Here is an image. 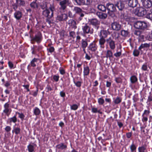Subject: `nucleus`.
Instances as JSON below:
<instances>
[{
  "instance_id": "obj_1",
  "label": "nucleus",
  "mask_w": 152,
  "mask_h": 152,
  "mask_svg": "<svg viewBox=\"0 0 152 152\" xmlns=\"http://www.w3.org/2000/svg\"><path fill=\"white\" fill-rule=\"evenodd\" d=\"M49 9L51 12L49 10L46 9L43 11L42 14L43 16L47 18L46 21L50 24L51 22L50 19L53 16V12L54 10V8L53 6H52L50 7Z\"/></svg>"
},
{
  "instance_id": "obj_2",
  "label": "nucleus",
  "mask_w": 152,
  "mask_h": 152,
  "mask_svg": "<svg viewBox=\"0 0 152 152\" xmlns=\"http://www.w3.org/2000/svg\"><path fill=\"white\" fill-rule=\"evenodd\" d=\"M134 27L138 29H144L147 27V24L145 22L137 21L134 24Z\"/></svg>"
},
{
  "instance_id": "obj_3",
  "label": "nucleus",
  "mask_w": 152,
  "mask_h": 152,
  "mask_svg": "<svg viewBox=\"0 0 152 152\" xmlns=\"http://www.w3.org/2000/svg\"><path fill=\"white\" fill-rule=\"evenodd\" d=\"M42 36L40 32H38L35 36L32 37L31 39V43L34 44V42H36L37 43H40L42 40Z\"/></svg>"
},
{
  "instance_id": "obj_4",
  "label": "nucleus",
  "mask_w": 152,
  "mask_h": 152,
  "mask_svg": "<svg viewBox=\"0 0 152 152\" xmlns=\"http://www.w3.org/2000/svg\"><path fill=\"white\" fill-rule=\"evenodd\" d=\"M67 18L68 16L65 13L58 14L56 17V20L59 21H66Z\"/></svg>"
},
{
  "instance_id": "obj_5",
  "label": "nucleus",
  "mask_w": 152,
  "mask_h": 152,
  "mask_svg": "<svg viewBox=\"0 0 152 152\" xmlns=\"http://www.w3.org/2000/svg\"><path fill=\"white\" fill-rule=\"evenodd\" d=\"M25 4V2L23 0H16V2L13 7L15 10H17L18 7H23Z\"/></svg>"
},
{
  "instance_id": "obj_6",
  "label": "nucleus",
  "mask_w": 152,
  "mask_h": 152,
  "mask_svg": "<svg viewBox=\"0 0 152 152\" xmlns=\"http://www.w3.org/2000/svg\"><path fill=\"white\" fill-rule=\"evenodd\" d=\"M135 13L139 16H142L146 14L145 9L142 7L137 8L135 10Z\"/></svg>"
},
{
  "instance_id": "obj_7",
  "label": "nucleus",
  "mask_w": 152,
  "mask_h": 152,
  "mask_svg": "<svg viewBox=\"0 0 152 152\" xmlns=\"http://www.w3.org/2000/svg\"><path fill=\"white\" fill-rule=\"evenodd\" d=\"M106 42L109 44L111 49L114 50L115 47V42L113 40V38L110 37L106 40Z\"/></svg>"
},
{
  "instance_id": "obj_8",
  "label": "nucleus",
  "mask_w": 152,
  "mask_h": 152,
  "mask_svg": "<svg viewBox=\"0 0 152 152\" xmlns=\"http://www.w3.org/2000/svg\"><path fill=\"white\" fill-rule=\"evenodd\" d=\"M121 25L117 22H114L111 24L112 28L114 30L118 31L121 29Z\"/></svg>"
},
{
  "instance_id": "obj_9",
  "label": "nucleus",
  "mask_w": 152,
  "mask_h": 152,
  "mask_svg": "<svg viewBox=\"0 0 152 152\" xmlns=\"http://www.w3.org/2000/svg\"><path fill=\"white\" fill-rule=\"evenodd\" d=\"M9 106L10 104L8 103H6L4 105V109L3 111V112L8 116L11 111V110L9 108Z\"/></svg>"
},
{
  "instance_id": "obj_10",
  "label": "nucleus",
  "mask_w": 152,
  "mask_h": 152,
  "mask_svg": "<svg viewBox=\"0 0 152 152\" xmlns=\"http://www.w3.org/2000/svg\"><path fill=\"white\" fill-rule=\"evenodd\" d=\"M82 29L84 34L90 33L91 34L93 32V30L92 29L91 30L89 26L87 24H86L84 26H83Z\"/></svg>"
},
{
  "instance_id": "obj_11",
  "label": "nucleus",
  "mask_w": 152,
  "mask_h": 152,
  "mask_svg": "<svg viewBox=\"0 0 152 152\" xmlns=\"http://www.w3.org/2000/svg\"><path fill=\"white\" fill-rule=\"evenodd\" d=\"M143 6L145 8H149L151 7L152 2L150 0H141Z\"/></svg>"
},
{
  "instance_id": "obj_12",
  "label": "nucleus",
  "mask_w": 152,
  "mask_h": 152,
  "mask_svg": "<svg viewBox=\"0 0 152 152\" xmlns=\"http://www.w3.org/2000/svg\"><path fill=\"white\" fill-rule=\"evenodd\" d=\"M106 7L108 10L111 12H115L116 10V7L113 4L108 3L106 4Z\"/></svg>"
},
{
  "instance_id": "obj_13",
  "label": "nucleus",
  "mask_w": 152,
  "mask_h": 152,
  "mask_svg": "<svg viewBox=\"0 0 152 152\" xmlns=\"http://www.w3.org/2000/svg\"><path fill=\"white\" fill-rule=\"evenodd\" d=\"M15 12L14 13V16L15 18L17 20H20L22 17L23 14L20 11L15 10Z\"/></svg>"
},
{
  "instance_id": "obj_14",
  "label": "nucleus",
  "mask_w": 152,
  "mask_h": 152,
  "mask_svg": "<svg viewBox=\"0 0 152 152\" xmlns=\"http://www.w3.org/2000/svg\"><path fill=\"white\" fill-rule=\"evenodd\" d=\"M115 5L120 11H122L125 8L124 4L121 1L117 2Z\"/></svg>"
},
{
  "instance_id": "obj_15",
  "label": "nucleus",
  "mask_w": 152,
  "mask_h": 152,
  "mask_svg": "<svg viewBox=\"0 0 152 152\" xmlns=\"http://www.w3.org/2000/svg\"><path fill=\"white\" fill-rule=\"evenodd\" d=\"M138 3L137 0H130L128 2V5L130 7H134L137 6Z\"/></svg>"
},
{
  "instance_id": "obj_16",
  "label": "nucleus",
  "mask_w": 152,
  "mask_h": 152,
  "mask_svg": "<svg viewBox=\"0 0 152 152\" xmlns=\"http://www.w3.org/2000/svg\"><path fill=\"white\" fill-rule=\"evenodd\" d=\"M121 35L124 37H126L129 35L130 32L128 30L123 29L121 31Z\"/></svg>"
},
{
  "instance_id": "obj_17",
  "label": "nucleus",
  "mask_w": 152,
  "mask_h": 152,
  "mask_svg": "<svg viewBox=\"0 0 152 152\" xmlns=\"http://www.w3.org/2000/svg\"><path fill=\"white\" fill-rule=\"evenodd\" d=\"M142 34L143 31L141 30H136L134 32V34L135 35L138 36L142 39H143L144 38V36Z\"/></svg>"
},
{
  "instance_id": "obj_18",
  "label": "nucleus",
  "mask_w": 152,
  "mask_h": 152,
  "mask_svg": "<svg viewBox=\"0 0 152 152\" xmlns=\"http://www.w3.org/2000/svg\"><path fill=\"white\" fill-rule=\"evenodd\" d=\"M68 24L69 26H72V28L74 29H75L77 28L76 22L72 19H70L68 21Z\"/></svg>"
},
{
  "instance_id": "obj_19",
  "label": "nucleus",
  "mask_w": 152,
  "mask_h": 152,
  "mask_svg": "<svg viewBox=\"0 0 152 152\" xmlns=\"http://www.w3.org/2000/svg\"><path fill=\"white\" fill-rule=\"evenodd\" d=\"M96 15L99 18L102 19H105L107 17V15L106 14L102 12H97Z\"/></svg>"
},
{
  "instance_id": "obj_20",
  "label": "nucleus",
  "mask_w": 152,
  "mask_h": 152,
  "mask_svg": "<svg viewBox=\"0 0 152 152\" xmlns=\"http://www.w3.org/2000/svg\"><path fill=\"white\" fill-rule=\"evenodd\" d=\"M56 147L58 149L61 150H65L66 149L67 146L66 145H65L64 143H62L56 145Z\"/></svg>"
},
{
  "instance_id": "obj_21",
  "label": "nucleus",
  "mask_w": 152,
  "mask_h": 152,
  "mask_svg": "<svg viewBox=\"0 0 152 152\" xmlns=\"http://www.w3.org/2000/svg\"><path fill=\"white\" fill-rule=\"evenodd\" d=\"M16 125L13 126V130L12 131V133L15 132L16 135L19 134L20 132V129L19 127H16Z\"/></svg>"
},
{
  "instance_id": "obj_22",
  "label": "nucleus",
  "mask_w": 152,
  "mask_h": 152,
  "mask_svg": "<svg viewBox=\"0 0 152 152\" xmlns=\"http://www.w3.org/2000/svg\"><path fill=\"white\" fill-rule=\"evenodd\" d=\"M108 32V31L106 30H102L99 33V36L101 37L106 38L107 36Z\"/></svg>"
},
{
  "instance_id": "obj_23",
  "label": "nucleus",
  "mask_w": 152,
  "mask_h": 152,
  "mask_svg": "<svg viewBox=\"0 0 152 152\" xmlns=\"http://www.w3.org/2000/svg\"><path fill=\"white\" fill-rule=\"evenodd\" d=\"M39 59L38 58H34L30 62V65L31 66L35 67L36 66V64H37L38 60Z\"/></svg>"
},
{
  "instance_id": "obj_24",
  "label": "nucleus",
  "mask_w": 152,
  "mask_h": 152,
  "mask_svg": "<svg viewBox=\"0 0 152 152\" xmlns=\"http://www.w3.org/2000/svg\"><path fill=\"white\" fill-rule=\"evenodd\" d=\"M67 3L61 1L59 3V5L60 6V9L62 10H64L66 7Z\"/></svg>"
},
{
  "instance_id": "obj_25",
  "label": "nucleus",
  "mask_w": 152,
  "mask_h": 152,
  "mask_svg": "<svg viewBox=\"0 0 152 152\" xmlns=\"http://www.w3.org/2000/svg\"><path fill=\"white\" fill-rule=\"evenodd\" d=\"M72 10L73 11L75 12L76 13H81L83 11L81 8L77 7H74Z\"/></svg>"
},
{
  "instance_id": "obj_26",
  "label": "nucleus",
  "mask_w": 152,
  "mask_h": 152,
  "mask_svg": "<svg viewBox=\"0 0 152 152\" xmlns=\"http://www.w3.org/2000/svg\"><path fill=\"white\" fill-rule=\"evenodd\" d=\"M150 46V44L148 43H145L144 44H142L138 48V49L140 50H141L142 49L144 48H148Z\"/></svg>"
},
{
  "instance_id": "obj_27",
  "label": "nucleus",
  "mask_w": 152,
  "mask_h": 152,
  "mask_svg": "<svg viewBox=\"0 0 152 152\" xmlns=\"http://www.w3.org/2000/svg\"><path fill=\"white\" fill-rule=\"evenodd\" d=\"M34 113L36 115H39L40 113V110L37 107H35L34 109Z\"/></svg>"
},
{
  "instance_id": "obj_28",
  "label": "nucleus",
  "mask_w": 152,
  "mask_h": 152,
  "mask_svg": "<svg viewBox=\"0 0 152 152\" xmlns=\"http://www.w3.org/2000/svg\"><path fill=\"white\" fill-rule=\"evenodd\" d=\"M89 50L94 52L95 51V42H94L90 44L89 47Z\"/></svg>"
},
{
  "instance_id": "obj_29",
  "label": "nucleus",
  "mask_w": 152,
  "mask_h": 152,
  "mask_svg": "<svg viewBox=\"0 0 152 152\" xmlns=\"http://www.w3.org/2000/svg\"><path fill=\"white\" fill-rule=\"evenodd\" d=\"M113 53L111 51L108 50L107 51L106 55V57L107 58H110L113 57Z\"/></svg>"
},
{
  "instance_id": "obj_30",
  "label": "nucleus",
  "mask_w": 152,
  "mask_h": 152,
  "mask_svg": "<svg viewBox=\"0 0 152 152\" xmlns=\"http://www.w3.org/2000/svg\"><path fill=\"white\" fill-rule=\"evenodd\" d=\"M9 120L10 123L13 122L14 123H15L17 121V118H16V115H15L12 117L9 118Z\"/></svg>"
},
{
  "instance_id": "obj_31",
  "label": "nucleus",
  "mask_w": 152,
  "mask_h": 152,
  "mask_svg": "<svg viewBox=\"0 0 152 152\" xmlns=\"http://www.w3.org/2000/svg\"><path fill=\"white\" fill-rule=\"evenodd\" d=\"M131 82L132 83H134L136 82L137 80V77L135 76H132L130 78Z\"/></svg>"
},
{
  "instance_id": "obj_32",
  "label": "nucleus",
  "mask_w": 152,
  "mask_h": 152,
  "mask_svg": "<svg viewBox=\"0 0 152 152\" xmlns=\"http://www.w3.org/2000/svg\"><path fill=\"white\" fill-rule=\"evenodd\" d=\"M97 8L99 10L102 11H104L106 10L105 7L103 5L100 4L98 5Z\"/></svg>"
},
{
  "instance_id": "obj_33",
  "label": "nucleus",
  "mask_w": 152,
  "mask_h": 152,
  "mask_svg": "<svg viewBox=\"0 0 152 152\" xmlns=\"http://www.w3.org/2000/svg\"><path fill=\"white\" fill-rule=\"evenodd\" d=\"M130 148L131 152H136V147L134 143L131 145L130 146Z\"/></svg>"
},
{
  "instance_id": "obj_34",
  "label": "nucleus",
  "mask_w": 152,
  "mask_h": 152,
  "mask_svg": "<svg viewBox=\"0 0 152 152\" xmlns=\"http://www.w3.org/2000/svg\"><path fill=\"white\" fill-rule=\"evenodd\" d=\"M30 5L31 7L33 9L37 8L38 7V5L35 1H33L31 2L30 4Z\"/></svg>"
},
{
  "instance_id": "obj_35",
  "label": "nucleus",
  "mask_w": 152,
  "mask_h": 152,
  "mask_svg": "<svg viewBox=\"0 0 152 152\" xmlns=\"http://www.w3.org/2000/svg\"><path fill=\"white\" fill-rule=\"evenodd\" d=\"M150 113V111L149 110H145L142 116H144V117H147V118H148V117L149 116Z\"/></svg>"
},
{
  "instance_id": "obj_36",
  "label": "nucleus",
  "mask_w": 152,
  "mask_h": 152,
  "mask_svg": "<svg viewBox=\"0 0 152 152\" xmlns=\"http://www.w3.org/2000/svg\"><path fill=\"white\" fill-rule=\"evenodd\" d=\"M29 152H33L34 151V147L32 145L30 144L27 147Z\"/></svg>"
},
{
  "instance_id": "obj_37",
  "label": "nucleus",
  "mask_w": 152,
  "mask_h": 152,
  "mask_svg": "<svg viewBox=\"0 0 152 152\" xmlns=\"http://www.w3.org/2000/svg\"><path fill=\"white\" fill-rule=\"evenodd\" d=\"M89 69L88 67L86 66L84 68V73L85 75H87L89 73Z\"/></svg>"
},
{
  "instance_id": "obj_38",
  "label": "nucleus",
  "mask_w": 152,
  "mask_h": 152,
  "mask_svg": "<svg viewBox=\"0 0 152 152\" xmlns=\"http://www.w3.org/2000/svg\"><path fill=\"white\" fill-rule=\"evenodd\" d=\"M88 45L87 42L85 41L82 40V46L83 48V50L85 51V48Z\"/></svg>"
},
{
  "instance_id": "obj_39",
  "label": "nucleus",
  "mask_w": 152,
  "mask_h": 152,
  "mask_svg": "<svg viewBox=\"0 0 152 152\" xmlns=\"http://www.w3.org/2000/svg\"><path fill=\"white\" fill-rule=\"evenodd\" d=\"M121 100L122 99L121 98L117 97L114 100V103L115 104H118L121 102Z\"/></svg>"
},
{
  "instance_id": "obj_40",
  "label": "nucleus",
  "mask_w": 152,
  "mask_h": 152,
  "mask_svg": "<svg viewBox=\"0 0 152 152\" xmlns=\"http://www.w3.org/2000/svg\"><path fill=\"white\" fill-rule=\"evenodd\" d=\"M146 146H143L139 147L138 149L139 152H144L145 150L146 149Z\"/></svg>"
},
{
  "instance_id": "obj_41",
  "label": "nucleus",
  "mask_w": 152,
  "mask_h": 152,
  "mask_svg": "<svg viewBox=\"0 0 152 152\" xmlns=\"http://www.w3.org/2000/svg\"><path fill=\"white\" fill-rule=\"evenodd\" d=\"M105 42V40L104 39V38L101 37V38L99 40L100 44L101 45H104Z\"/></svg>"
},
{
  "instance_id": "obj_42",
  "label": "nucleus",
  "mask_w": 152,
  "mask_h": 152,
  "mask_svg": "<svg viewBox=\"0 0 152 152\" xmlns=\"http://www.w3.org/2000/svg\"><path fill=\"white\" fill-rule=\"evenodd\" d=\"M78 106L76 104H73L72 105H71L70 108L71 110H76L77 109Z\"/></svg>"
},
{
  "instance_id": "obj_43",
  "label": "nucleus",
  "mask_w": 152,
  "mask_h": 152,
  "mask_svg": "<svg viewBox=\"0 0 152 152\" xmlns=\"http://www.w3.org/2000/svg\"><path fill=\"white\" fill-rule=\"evenodd\" d=\"M140 54V51L137 50H134L133 52V54L135 56H137Z\"/></svg>"
},
{
  "instance_id": "obj_44",
  "label": "nucleus",
  "mask_w": 152,
  "mask_h": 152,
  "mask_svg": "<svg viewBox=\"0 0 152 152\" xmlns=\"http://www.w3.org/2000/svg\"><path fill=\"white\" fill-rule=\"evenodd\" d=\"M18 115V117L20 118L22 120H23L25 117V115L22 113H16Z\"/></svg>"
},
{
  "instance_id": "obj_45",
  "label": "nucleus",
  "mask_w": 152,
  "mask_h": 152,
  "mask_svg": "<svg viewBox=\"0 0 152 152\" xmlns=\"http://www.w3.org/2000/svg\"><path fill=\"white\" fill-rule=\"evenodd\" d=\"M40 7L41 8L44 10V9H46V8L47 7V5L46 2H44L42 4H41L40 5Z\"/></svg>"
},
{
  "instance_id": "obj_46",
  "label": "nucleus",
  "mask_w": 152,
  "mask_h": 152,
  "mask_svg": "<svg viewBox=\"0 0 152 152\" xmlns=\"http://www.w3.org/2000/svg\"><path fill=\"white\" fill-rule=\"evenodd\" d=\"M141 69L143 71H145L147 70L148 67L146 64L145 63L142 65Z\"/></svg>"
},
{
  "instance_id": "obj_47",
  "label": "nucleus",
  "mask_w": 152,
  "mask_h": 152,
  "mask_svg": "<svg viewBox=\"0 0 152 152\" xmlns=\"http://www.w3.org/2000/svg\"><path fill=\"white\" fill-rule=\"evenodd\" d=\"M69 36L74 38L75 37V32L73 31H71L69 32Z\"/></svg>"
},
{
  "instance_id": "obj_48",
  "label": "nucleus",
  "mask_w": 152,
  "mask_h": 152,
  "mask_svg": "<svg viewBox=\"0 0 152 152\" xmlns=\"http://www.w3.org/2000/svg\"><path fill=\"white\" fill-rule=\"evenodd\" d=\"M8 64L9 67L10 69L14 68H15L14 67V65L12 62L10 61H9Z\"/></svg>"
},
{
  "instance_id": "obj_49",
  "label": "nucleus",
  "mask_w": 152,
  "mask_h": 152,
  "mask_svg": "<svg viewBox=\"0 0 152 152\" xmlns=\"http://www.w3.org/2000/svg\"><path fill=\"white\" fill-rule=\"evenodd\" d=\"M121 55V51L117 52L114 54V56L116 57L120 56Z\"/></svg>"
},
{
  "instance_id": "obj_50",
  "label": "nucleus",
  "mask_w": 152,
  "mask_h": 152,
  "mask_svg": "<svg viewBox=\"0 0 152 152\" xmlns=\"http://www.w3.org/2000/svg\"><path fill=\"white\" fill-rule=\"evenodd\" d=\"M37 48V46H34L32 48V53L33 54H35L36 53V48Z\"/></svg>"
},
{
  "instance_id": "obj_51",
  "label": "nucleus",
  "mask_w": 152,
  "mask_h": 152,
  "mask_svg": "<svg viewBox=\"0 0 152 152\" xmlns=\"http://www.w3.org/2000/svg\"><path fill=\"white\" fill-rule=\"evenodd\" d=\"M98 102L101 105L104 103V101L103 99L102 98H99L98 100Z\"/></svg>"
},
{
  "instance_id": "obj_52",
  "label": "nucleus",
  "mask_w": 152,
  "mask_h": 152,
  "mask_svg": "<svg viewBox=\"0 0 152 152\" xmlns=\"http://www.w3.org/2000/svg\"><path fill=\"white\" fill-rule=\"evenodd\" d=\"M80 4H79V5L84 4L87 5L86 0H80Z\"/></svg>"
},
{
  "instance_id": "obj_53",
  "label": "nucleus",
  "mask_w": 152,
  "mask_h": 152,
  "mask_svg": "<svg viewBox=\"0 0 152 152\" xmlns=\"http://www.w3.org/2000/svg\"><path fill=\"white\" fill-rule=\"evenodd\" d=\"M46 89L47 90V92H49L50 91H51L52 90V88L50 87V85H48L46 88Z\"/></svg>"
},
{
  "instance_id": "obj_54",
  "label": "nucleus",
  "mask_w": 152,
  "mask_h": 152,
  "mask_svg": "<svg viewBox=\"0 0 152 152\" xmlns=\"http://www.w3.org/2000/svg\"><path fill=\"white\" fill-rule=\"evenodd\" d=\"M53 80L56 82L58 81V80L59 76L58 75H55L53 76Z\"/></svg>"
},
{
  "instance_id": "obj_55",
  "label": "nucleus",
  "mask_w": 152,
  "mask_h": 152,
  "mask_svg": "<svg viewBox=\"0 0 152 152\" xmlns=\"http://www.w3.org/2000/svg\"><path fill=\"white\" fill-rule=\"evenodd\" d=\"M115 81L118 83H121L122 82L121 79L120 77L116 78Z\"/></svg>"
},
{
  "instance_id": "obj_56",
  "label": "nucleus",
  "mask_w": 152,
  "mask_h": 152,
  "mask_svg": "<svg viewBox=\"0 0 152 152\" xmlns=\"http://www.w3.org/2000/svg\"><path fill=\"white\" fill-rule=\"evenodd\" d=\"M147 18L152 20V13H148L147 15Z\"/></svg>"
},
{
  "instance_id": "obj_57",
  "label": "nucleus",
  "mask_w": 152,
  "mask_h": 152,
  "mask_svg": "<svg viewBox=\"0 0 152 152\" xmlns=\"http://www.w3.org/2000/svg\"><path fill=\"white\" fill-rule=\"evenodd\" d=\"M59 71L61 75H63L65 73V71L63 68H60L59 69Z\"/></svg>"
},
{
  "instance_id": "obj_58",
  "label": "nucleus",
  "mask_w": 152,
  "mask_h": 152,
  "mask_svg": "<svg viewBox=\"0 0 152 152\" xmlns=\"http://www.w3.org/2000/svg\"><path fill=\"white\" fill-rule=\"evenodd\" d=\"M48 50L50 53H52L53 52L54 50V48L53 47H51L47 49Z\"/></svg>"
},
{
  "instance_id": "obj_59",
  "label": "nucleus",
  "mask_w": 152,
  "mask_h": 152,
  "mask_svg": "<svg viewBox=\"0 0 152 152\" xmlns=\"http://www.w3.org/2000/svg\"><path fill=\"white\" fill-rule=\"evenodd\" d=\"M90 24L93 26H95V19H92L90 21Z\"/></svg>"
},
{
  "instance_id": "obj_60",
  "label": "nucleus",
  "mask_w": 152,
  "mask_h": 152,
  "mask_svg": "<svg viewBox=\"0 0 152 152\" xmlns=\"http://www.w3.org/2000/svg\"><path fill=\"white\" fill-rule=\"evenodd\" d=\"M142 121L143 122H146L148 120V118L147 117H144V116H142Z\"/></svg>"
},
{
  "instance_id": "obj_61",
  "label": "nucleus",
  "mask_w": 152,
  "mask_h": 152,
  "mask_svg": "<svg viewBox=\"0 0 152 152\" xmlns=\"http://www.w3.org/2000/svg\"><path fill=\"white\" fill-rule=\"evenodd\" d=\"M60 95L62 97H64L65 96V93L64 91H61L60 92Z\"/></svg>"
},
{
  "instance_id": "obj_62",
  "label": "nucleus",
  "mask_w": 152,
  "mask_h": 152,
  "mask_svg": "<svg viewBox=\"0 0 152 152\" xmlns=\"http://www.w3.org/2000/svg\"><path fill=\"white\" fill-rule=\"evenodd\" d=\"M11 128L10 126H7L5 128V130L7 132H9L10 131Z\"/></svg>"
},
{
  "instance_id": "obj_63",
  "label": "nucleus",
  "mask_w": 152,
  "mask_h": 152,
  "mask_svg": "<svg viewBox=\"0 0 152 152\" xmlns=\"http://www.w3.org/2000/svg\"><path fill=\"white\" fill-rule=\"evenodd\" d=\"M68 15L69 16L70 18H73L74 16V15L70 11L68 12Z\"/></svg>"
},
{
  "instance_id": "obj_64",
  "label": "nucleus",
  "mask_w": 152,
  "mask_h": 152,
  "mask_svg": "<svg viewBox=\"0 0 152 152\" xmlns=\"http://www.w3.org/2000/svg\"><path fill=\"white\" fill-rule=\"evenodd\" d=\"M132 133L131 132H128L126 133V137L128 138H130L132 136Z\"/></svg>"
}]
</instances>
